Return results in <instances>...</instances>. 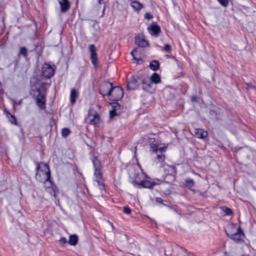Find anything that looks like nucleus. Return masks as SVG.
Segmentation results:
<instances>
[{"label":"nucleus","mask_w":256,"mask_h":256,"mask_svg":"<svg viewBox=\"0 0 256 256\" xmlns=\"http://www.w3.org/2000/svg\"><path fill=\"white\" fill-rule=\"evenodd\" d=\"M226 232L228 237L236 243L242 242L245 237L244 234L241 228L239 226L238 228H237L233 224L228 226V229L226 230Z\"/></svg>","instance_id":"1"},{"label":"nucleus","mask_w":256,"mask_h":256,"mask_svg":"<svg viewBox=\"0 0 256 256\" xmlns=\"http://www.w3.org/2000/svg\"><path fill=\"white\" fill-rule=\"evenodd\" d=\"M92 161L94 168V176L96 182H98V186L100 190H104L105 185L102 170L101 162L98 158L95 156L92 158Z\"/></svg>","instance_id":"2"},{"label":"nucleus","mask_w":256,"mask_h":256,"mask_svg":"<svg viewBox=\"0 0 256 256\" xmlns=\"http://www.w3.org/2000/svg\"><path fill=\"white\" fill-rule=\"evenodd\" d=\"M45 168L48 170L46 172V178L45 179V188L52 196H56V192H58V188L50 180V172L49 166L46 164H44Z\"/></svg>","instance_id":"3"},{"label":"nucleus","mask_w":256,"mask_h":256,"mask_svg":"<svg viewBox=\"0 0 256 256\" xmlns=\"http://www.w3.org/2000/svg\"><path fill=\"white\" fill-rule=\"evenodd\" d=\"M107 96H110V100L112 101H118L120 100L124 96V91L122 88L119 86L111 87L108 90Z\"/></svg>","instance_id":"4"},{"label":"nucleus","mask_w":256,"mask_h":256,"mask_svg":"<svg viewBox=\"0 0 256 256\" xmlns=\"http://www.w3.org/2000/svg\"><path fill=\"white\" fill-rule=\"evenodd\" d=\"M40 164L42 163H36V174L35 178L37 180L39 181L40 182H44L45 184V179L46 178V175L45 173L48 171V170L45 168L44 166V164H42V167L44 168V170H40Z\"/></svg>","instance_id":"5"},{"label":"nucleus","mask_w":256,"mask_h":256,"mask_svg":"<svg viewBox=\"0 0 256 256\" xmlns=\"http://www.w3.org/2000/svg\"><path fill=\"white\" fill-rule=\"evenodd\" d=\"M54 72V70L52 65H42V75L44 77L50 78L52 77Z\"/></svg>","instance_id":"6"},{"label":"nucleus","mask_w":256,"mask_h":256,"mask_svg":"<svg viewBox=\"0 0 256 256\" xmlns=\"http://www.w3.org/2000/svg\"><path fill=\"white\" fill-rule=\"evenodd\" d=\"M36 92H38V94L36 97V104L40 108L44 109L46 102L45 94H42L39 88L36 90Z\"/></svg>","instance_id":"7"},{"label":"nucleus","mask_w":256,"mask_h":256,"mask_svg":"<svg viewBox=\"0 0 256 256\" xmlns=\"http://www.w3.org/2000/svg\"><path fill=\"white\" fill-rule=\"evenodd\" d=\"M112 86V83L108 82H104L100 85L99 90L100 93L102 95L103 97L107 96L108 90L110 89Z\"/></svg>","instance_id":"8"},{"label":"nucleus","mask_w":256,"mask_h":256,"mask_svg":"<svg viewBox=\"0 0 256 256\" xmlns=\"http://www.w3.org/2000/svg\"><path fill=\"white\" fill-rule=\"evenodd\" d=\"M140 84V82L132 76L130 78V80L127 82L126 88L127 90H134L136 89Z\"/></svg>","instance_id":"9"},{"label":"nucleus","mask_w":256,"mask_h":256,"mask_svg":"<svg viewBox=\"0 0 256 256\" xmlns=\"http://www.w3.org/2000/svg\"><path fill=\"white\" fill-rule=\"evenodd\" d=\"M141 84H142V88L144 91L152 92L154 90L152 88V83L148 77L145 79H143Z\"/></svg>","instance_id":"10"},{"label":"nucleus","mask_w":256,"mask_h":256,"mask_svg":"<svg viewBox=\"0 0 256 256\" xmlns=\"http://www.w3.org/2000/svg\"><path fill=\"white\" fill-rule=\"evenodd\" d=\"M148 30L151 35L154 36H158L160 32V28L156 22H152Z\"/></svg>","instance_id":"11"},{"label":"nucleus","mask_w":256,"mask_h":256,"mask_svg":"<svg viewBox=\"0 0 256 256\" xmlns=\"http://www.w3.org/2000/svg\"><path fill=\"white\" fill-rule=\"evenodd\" d=\"M90 55V59L92 64H96L98 62V57L96 54V48L94 44H90L88 47Z\"/></svg>","instance_id":"12"},{"label":"nucleus","mask_w":256,"mask_h":256,"mask_svg":"<svg viewBox=\"0 0 256 256\" xmlns=\"http://www.w3.org/2000/svg\"><path fill=\"white\" fill-rule=\"evenodd\" d=\"M89 112L88 118L90 122L92 124H96L99 123L100 120V115L96 112Z\"/></svg>","instance_id":"13"},{"label":"nucleus","mask_w":256,"mask_h":256,"mask_svg":"<svg viewBox=\"0 0 256 256\" xmlns=\"http://www.w3.org/2000/svg\"><path fill=\"white\" fill-rule=\"evenodd\" d=\"M135 43L140 47H146L148 46V42L143 36H138L135 38Z\"/></svg>","instance_id":"14"},{"label":"nucleus","mask_w":256,"mask_h":256,"mask_svg":"<svg viewBox=\"0 0 256 256\" xmlns=\"http://www.w3.org/2000/svg\"><path fill=\"white\" fill-rule=\"evenodd\" d=\"M194 133V136L198 138H204L208 136V132L202 128L195 129Z\"/></svg>","instance_id":"15"},{"label":"nucleus","mask_w":256,"mask_h":256,"mask_svg":"<svg viewBox=\"0 0 256 256\" xmlns=\"http://www.w3.org/2000/svg\"><path fill=\"white\" fill-rule=\"evenodd\" d=\"M131 54L132 56V62L134 63H142L144 61V59L140 56H138V50L136 49L134 50L131 52Z\"/></svg>","instance_id":"16"},{"label":"nucleus","mask_w":256,"mask_h":256,"mask_svg":"<svg viewBox=\"0 0 256 256\" xmlns=\"http://www.w3.org/2000/svg\"><path fill=\"white\" fill-rule=\"evenodd\" d=\"M136 184L144 188H152L154 186L156 185V184L154 182H150L148 180H142L139 182H136Z\"/></svg>","instance_id":"17"},{"label":"nucleus","mask_w":256,"mask_h":256,"mask_svg":"<svg viewBox=\"0 0 256 256\" xmlns=\"http://www.w3.org/2000/svg\"><path fill=\"white\" fill-rule=\"evenodd\" d=\"M4 112L9 122L12 124L17 125V121L16 116L11 114L6 109L4 110Z\"/></svg>","instance_id":"18"},{"label":"nucleus","mask_w":256,"mask_h":256,"mask_svg":"<svg viewBox=\"0 0 256 256\" xmlns=\"http://www.w3.org/2000/svg\"><path fill=\"white\" fill-rule=\"evenodd\" d=\"M60 5L61 10L62 12H66L70 8V4L68 0H58Z\"/></svg>","instance_id":"19"},{"label":"nucleus","mask_w":256,"mask_h":256,"mask_svg":"<svg viewBox=\"0 0 256 256\" xmlns=\"http://www.w3.org/2000/svg\"><path fill=\"white\" fill-rule=\"evenodd\" d=\"M150 80L152 82V83H154L156 84H159L161 82L160 78L158 74L156 72H154L151 76Z\"/></svg>","instance_id":"20"},{"label":"nucleus","mask_w":256,"mask_h":256,"mask_svg":"<svg viewBox=\"0 0 256 256\" xmlns=\"http://www.w3.org/2000/svg\"><path fill=\"white\" fill-rule=\"evenodd\" d=\"M131 6L136 11L140 10L143 8V4L137 1H132L130 4Z\"/></svg>","instance_id":"21"},{"label":"nucleus","mask_w":256,"mask_h":256,"mask_svg":"<svg viewBox=\"0 0 256 256\" xmlns=\"http://www.w3.org/2000/svg\"><path fill=\"white\" fill-rule=\"evenodd\" d=\"M78 240V236L76 234H72L70 236L68 243L71 246H75L77 244Z\"/></svg>","instance_id":"22"},{"label":"nucleus","mask_w":256,"mask_h":256,"mask_svg":"<svg viewBox=\"0 0 256 256\" xmlns=\"http://www.w3.org/2000/svg\"><path fill=\"white\" fill-rule=\"evenodd\" d=\"M132 76H134L140 83L142 82L143 79H145L148 78L144 72H138L133 75Z\"/></svg>","instance_id":"23"},{"label":"nucleus","mask_w":256,"mask_h":256,"mask_svg":"<svg viewBox=\"0 0 256 256\" xmlns=\"http://www.w3.org/2000/svg\"><path fill=\"white\" fill-rule=\"evenodd\" d=\"M224 212V216H232L233 214L232 210L226 206H222L220 208Z\"/></svg>","instance_id":"24"},{"label":"nucleus","mask_w":256,"mask_h":256,"mask_svg":"<svg viewBox=\"0 0 256 256\" xmlns=\"http://www.w3.org/2000/svg\"><path fill=\"white\" fill-rule=\"evenodd\" d=\"M77 96L78 95L76 90L74 89L72 90L70 96V102L72 104H74L76 102Z\"/></svg>","instance_id":"25"},{"label":"nucleus","mask_w":256,"mask_h":256,"mask_svg":"<svg viewBox=\"0 0 256 256\" xmlns=\"http://www.w3.org/2000/svg\"><path fill=\"white\" fill-rule=\"evenodd\" d=\"M117 102L118 101H113V102L110 103V104L112 108V110H115L116 111L120 110V106Z\"/></svg>","instance_id":"26"},{"label":"nucleus","mask_w":256,"mask_h":256,"mask_svg":"<svg viewBox=\"0 0 256 256\" xmlns=\"http://www.w3.org/2000/svg\"><path fill=\"white\" fill-rule=\"evenodd\" d=\"M186 186V187L190 188L192 187L194 185V182L193 179L192 178H188L185 180Z\"/></svg>","instance_id":"27"},{"label":"nucleus","mask_w":256,"mask_h":256,"mask_svg":"<svg viewBox=\"0 0 256 256\" xmlns=\"http://www.w3.org/2000/svg\"><path fill=\"white\" fill-rule=\"evenodd\" d=\"M70 133V131L68 128H64L62 130V135L63 137L68 136Z\"/></svg>","instance_id":"28"},{"label":"nucleus","mask_w":256,"mask_h":256,"mask_svg":"<svg viewBox=\"0 0 256 256\" xmlns=\"http://www.w3.org/2000/svg\"><path fill=\"white\" fill-rule=\"evenodd\" d=\"M19 54H22L24 56H27V49L25 47H22L20 48Z\"/></svg>","instance_id":"29"},{"label":"nucleus","mask_w":256,"mask_h":256,"mask_svg":"<svg viewBox=\"0 0 256 256\" xmlns=\"http://www.w3.org/2000/svg\"><path fill=\"white\" fill-rule=\"evenodd\" d=\"M119 114L116 112V111L114 110H112L110 111V118H112L114 116L118 115Z\"/></svg>","instance_id":"30"},{"label":"nucleus","mask_w":256,"mask_h":256,"mask_svg":"<svg viewBox=\"0 0 256 256\" xmlns=\"http://www.w3.org/2000/svg\"><path fill=\"white\" fill-rule=\"evenodd\" d=\"M159 162H164L165 159V156L164 155L161 154H158L156 156Z\"/></svg>","instance_id":"31"},{"label":"nucleus","mask_w":256,"mask_h":256,"mask_svg":"<svg viewBox=\"0 0 256 256\" xmlns=\"http://www.w3.org/2000/svg\"><path fill=\"white\" fill-rule=\"evenodd\" d=\"M220 3L224 6H227L228 5V0H218Z\"/></svg>","instance_id":"32"},{"label":"nucleus","mask_w":256,"mask_h":256,"mask_svg":"<svg viewBox=\"0 0 256 256\" xmlns=\"http://www.w3.org/2000/svg\"><path fill=\"white\" fill-rule=\"evenodd\" d=\"M149 66L152 70L156 71L160 68V65H149Z\"/></svg>","instance_id":"33"},{"label":"nucleus","mask_w":256,"mask_h":256,"mask_svg":"<svg viewBox=\"0 0 256 256\" xmlns=\"http://www.w3.org/2000/svg\"><path fill=\"white\" fill-rule=\"evenodd\" d=\"M246 85L247 86H246V88H248V89H254V90H256V86H254V85H253L250 82L246 83Z\"/></svg>","instance_id":"34"},{"label":"nucleus","mask_w":256,"mask_h":256,"mask_svg":"<svg viewBox=\"0 0 256 256\" xmlns=\"http://www.w3.org/2000/svg\"><path fill=\"white\" fill-rule=\"evenodd\" d=\"M123 212L126 214H130L131 212V210L128 206H126L124 208Z\"/></svg>","instance_id":"35"},{"label":"nucleus","mask_w":256,"mask_h":256,"mask_svg":"<svg viewBox=\"0 0 256 256\" xmlns=\"http://www.w3.org/2000/svg\"><path fill=\"white\" fill-rule=\"evenodd\" d=\"M61 244L64 245L68 242L66 238L63 237L60 238L59 240Z\"/></svg>","instance_id":"36"},{"label":"nucleus","mask_w":256,"mask_h":256,"mask_svg":"<svg viewBox=\"0 0 256 256\" xmlns=\"http://www.w3.org/2000/svg\"><path fill=\"white\" fill-rule=\"evenodd\" d=\"M144 18L148 20H151L153 18L152 15L150 14V13H146L144 14Z\"/></svg>","instance_id":"37"},{"label":"nucleus","mask_w":256,"mask_h":256,"mask_svg":"<svg viewBox=\"0 0 256 256\" xmlns=\"http://www.w3.org/2000/svg\"><path fill=\"white\" fill-rule=\"evenodd\" d=\"M165 51L168 52L170 50V46L169 44H166L164 48Z\"/></svg>","instance_id":"38"},{"label":"nucleus","mask_w":256,"mask_h":256,"mask_svg":"<svg viewBox=\"0 0 256 256\" xmlns=\"http://www.w3.org/2000/svg\"><path fill=\"white\" fill-rule=\"evenodd\" d=\"M151 148H152V150L154 152H157L158 150V146L156 144H154L151 146Z\"/></svg>","instance_id":"39"},{"label":"nucleus","mask_w":256,"mask_h":256,"mask_svg":"<svg viewBox=\"0 0 256 256\" xmlns=\"http://www.w3.org/2000/svg\"><path fill=\"white\" fill-rule=\"evenodd\" d=\"M168 167L171 170L172 174L176 173V168L174 166H168Z\"/></svg>","instance_id":"40"},{"label":"nucleus","mask_w":256,"mask_h":256,"mask_svg":"<svg viewBox=\"0 0 256 256\" xmlns=\"http://www.w3.org/2000/svg\"><path fill=\"white\" fill-rule=\"evenodd\" d=\"M170 61H169L168 62H171V63L177 62V60L174 58H170Z\"/></svg>","instance_id":"41"},{"label":"nucleus","mask_w":256,"mask_h":256,"mask_svg":"<svg viewBox=\"0 0 256 256\" xmlns=\"http://www.w3.org/2000/svg\"><path fill=\"white\" fill-rule=\"evenodd\" d=\"M192 101L193 102H197V98L196 96H193L191 98Z\"/></svg>","instance_id":"42"},{"label":"nucleus","mask_w":256,"mask_h":256,"mask_svg":"<svg viewBox=\"0 0 256 256\" xmlns=\"http://www.w3.org/2000/svg\"><path fill=\"white\" fill-rule=\"evenodd\" d=\"M153 63H154L155 64H159V62L158 61L156 60H154L150 62V64H153Z\"/></svg>","instance_id":"43"},{"label":"nucleus","mask_w":256,"mask_h":256,"mask_svg":"<svg viewBox=\"0 0 256 256\" xmlns=\"http://www.w3.org/2000/svg\"><path fill=\"white\" fill-rule=\"evenodd\" d=\"M98 4L99 5H100L102 4H104V0H98Z\"/></svg>","instance_id":"44"},{"label":"nucleus","mask_w":256,"mask_h":256,"mask_svg":"<svg viewBox=\"0 0 256 256\" xmlns=\"http://www.w3.org/2000/svg\"><path fill=\"white\" fill-rule=\"evenodd\" d=\"M156 201H157L158 202H162V199L161 198H156Z\"/></svg>","instance_id":"45"},{"label":"nucleus","mask_w":256,"mask_h":256,"mask_svg":"<svg viewBox=\"0 0 256 256\" xmlns=\"http://www.w3.org/2000/svg\"><path fill=\"white\" fill-rule=\"evenodd\" d=\"M105 10H106V5L104 4V7H103V10H102V13L103 14L104 13V12Z\"/></svg>","instance_id":"46"},{"label":"nucleus","mask_w":256,"mask_h":256,"mask_svg":"<svg viewBox=\"0 0 256 256\" xmlns=\"http://www.w3.org/2000/svg\"><path fill=\"white\" fill-rule=\"evenodd\" d=\"M158 150H160V151L162 152V150H163V148H158Z\"/></svg>","instance_id":"47"},{"label":"nucleus","mask_w":256,"mask_h":256,"mask_svg":"<svg viewBox=\"0 0 256 256\" xmlns=\"http://www.w3.org/2000/svg\"><path fill=\"white\" fill-rule=\"evenodd\" d=\"M242 256H249L248 255H242Z\"/></svg>","instance_id":"48"},{"label":"nucleus","mask_w":256,"mask_h":256,"mask_svg":"<svg viewBox=\"0 0 256 256\" xmlns=\"http://www.w3.org/2000/svg\"><path fill=\"white\" fill-rule=\"evenodd\" d=\"M94 66H96L95 68H97V66H97L98 65H94Z\"/></svg>","instance_id":"49"},{"label":"nucleus","mask_w":256,"mask_h":256,"mask_svg":"<svg viewBox=\"0 0 256 256\" xmlns=\"http://www.w3.org/2000/svg\"><path fill=\"white\" fill-rule=\"evenodd\" d=\"M98 108H100V106L99 105H98Z\"/></svg>","instance_id":"50"},{"label":"nucleus","mask_w":256,"mask_h":256,"mask_svg":"<svg viewBox=\"0 0 256 256\" xmlns=\"http://www.w3.org/2000/svg\"><path fill=\"white\" fill-rule=\"evenodd\" d=\"M78 2V0H77V3Z\"/></svg>","instance_id":"51"}]
</instances>
